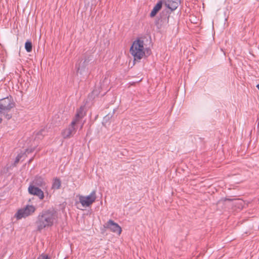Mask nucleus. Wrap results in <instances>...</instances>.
I'll use <instances>...</instances> for the list:
<instances>
[{
  "label": "nucleus",
  "mask_w": 259,
  "mask_h": 259,
  "mask_svg": "<svg viewBox=\"0 0 259 259\" xmlns=\"http://www.w3.org/2000/svg\"><path fill=\"white\" fill-rule=\"evenodd\" d=\"M57 221L58 214L54 209L43 210L36 218V231L41 232L44 229L52 227Z\"/></svg>",
  "instance_id": "obj_1"
},
{
  "label": "nucleus",
  "mask_w": 259,
  "mask_h": 259,
  "mask_svg": "<svg viewBox=\"0 0 259 259\" xmlns=\"http://www.w3.org/2000/svg\"><path fill=\"white\" fill-rule=\"evenodd\" d=\"M15 107V103L12 96H8L0 99V115H3L9 120L12 118V109Z\"/></svg>",
  "instance_id": "obj_2"
},
{
  "label": "nucleus",
  "mask_w": 259,
  "mask_h": 259,
  "mask_svg": "<svg viewBox=\"0 0 259 259\" xmlns=\"http://www.w3.org/2000/svg\"><path fill=\"white\" fill-rule=\"evenodd\" d=\"M144 41L140 38L135 40L130 48V53L135 60H141L145 55Z\"/></svg>",
  "instance_id": "obj_3"
},
{
  "label": "nucleus",
  "mask_w": 259,
  "mask_h": 259,
  "mask_svg": "<svg viewBox=\"0 0 259 259\" xmlns=\"http://www.w3.org/2000/svg\"><path fill=\"white\" fill-rule=\"evenodd\" d=\"M79 201L82 206L85 207L90 206L96 199V191H93L90 195L88 196L79 195Z\"/></svg>",
  "instance_id": "obj_4"
},
{
  "label": "nucleus",
  "mask_w": 259,
  "mask_h": 259,
  "mask_svg": "<svg viewBox=\"0 0 259 259\" xmlns=\"http://www.w3.org/2000/svg\"><path fill=\"white\" fill-rule=\"evenodd\" d=\"M36 208L34 206L27 205L24 208L18 210L15 216L17 220H20L30 215L34 212Z\"/></svg>",
  "instance_id": "obj_5"
},
{
  "label": "nucleus",
  "mask_w": 259,
  "mask_h": 259,
  "mask_svg": "<svg viewBox=\"0 0 259 259\" xmlns=\"http://www.w3.org/2000/svg\"><path fill=\"white\" fill-rule=\"evenodd\" d=\"M76 124L74 121H72L69 126L62 131L61 135L64 139H69L75 134L77 129Z\"/></svg>",
  "instance_id": "obj_6"
},
{
  "label": "nucleus",
  "mask_w": 259,
  "mask_h": 259,
  "mask_svg": "<svg viewBox=\"0 0 259 259\" xmlns=\"http://www.w3.org/2000/svg\"><path fill=\"white\" fill-rule=\"evenodd\" d=\"M105 227L109 229L114 233H118L119 235L121 234L122 229L118 224L115 223L112 220H109L105 225Z\"/></svg>",
  "instance_id": "obj_7"
},
{
  "label": "nucleus",
  "mask_w": 259,
  "mask_h": 259,
  "mask_svg": "<svg viewBox=\"0 0 259 259\" xmlns=\"http://www.w3.org/2000/svg\"><path fill=\"white\" fill-rule=\"evenodd\" d=\"M28 191L29 194L37 196L41 200L44 198V192L39 187L30 185Z\"/></svg>",
  "instance_id": "obj_8"
},
{
  "label": "nucleus",
  "mask_w": 259,
  "mask_h": 259,
  "mask_svg": "<svg viewBox=\"0 0 259 259\" xmlns=\"http://www.w3.org/2000/svg\"><path fill=\"white\" fill-rule=\"evenodd\" d=\"M84 109V106H81L79 109H77L75 117L72 121H74L75 123L77 124L78 123L86 114Z\"/></svg>",
  "instance_id": "obj_9"
},
{
  "label": "nucleus",
  "mask_w": 259,
  "mask_h": 259,
  "mask_svg": "<svg viewBox=\"0 0 259 259\" xmlns=\"http://www.w3.org/2000/svg\"><path fill=\"white\" fill-rule=\"evenodd\" d=\"M90 60L89 58H85L83 61H78L76 64L75 67L77 69V72L81 74L84 71L88 65Z\"/></svg>",
  "instance_id": "obj_10"
},
{
  "label": "nucleus",
  "mask_w": 259,
  "mask_h": 259,
  "mask_svg": "<svg viewBox=\"0 0 259 259\" xmlns=\"http://www.w3.org/2000/svg\"><path fill=\"white\" fill-rule=\"evenodd\" d=\"M30 185L43 188L46 186V183L44 178L41 176H36Z\"/></svg>",
  "instance_id": "obj_11"
},
{
  "label": "nucleus",
  "mask_w": 259,
  "mask_h": 259,
  "mask_svg": "<svg viewBox=\"0 0 259 259\" xmlns=\"http://www.w3.org/2000/svg\"><path fill=\"white\" fill-rule=\"evenodd\" d=\"M180 0H168L165 3V5L168 9L171 11L175 10L179 6Z\"/></svg>",
  "instance_id": "obj_12"
},
{
  "label": "nucleus",
  "mask_w": 259,
  "mask_h": 259,
  "mask_svg": "<svg viewBox=\"0 0 259 259\" xmlns=\"http://www.w3.org/2000/svg\"><path fill=\"white\" fill-rule=\"evenodd\" d=\"M162 6V2L161 1H159L156 5L152 9L150 16L151 17H154L156 16L157 13L160 11Z\"/></svg>",
  "instance_id": "obj_13"
},
{
  "label": "nucleus",
  "mask_w": 259,
  "mask_h": 259,
  "mask_svg": "<svg viewBox=\"0 0 259 259\" xmlns=\"http://www.w3.org/2000/svg\"><path fill=\"white\" fill-rule=\"evenodd\" d=\"M61 185V181L58 178H55L53 180L52 189L57 190L60 188Z\"/></svg>",
  "instance_id": "obj_14"
},
{
  "label": "nucleus",
  "mask_w": 259,
  "mask_h": 259,
  "mask_svg": "<svg viewBox=\"0 0 259 259\" xmlns=\"http://www.w3.org/2000/svg\"><path fill=\"white\" fill-rule=\"evenodd\" d=\"M32 42L30 41L27 40L25 44V49L26 51L29 53L32 51Z\"/></svg>",
  "instance_id": "obj_15"
},
{
  "label": "nucleus",
  "mask_w": 259,
  "mask_h": 259,
  "mask_svg": "<svg viewBox=\"0 0 259 259\" xmlns=\"http://www.w3.org/2000/svg\"><path fill=\"white\" fill-rule=\"evenodd\" d=\"M22 157V154H18L17 156V157H16V159H15V160L14 162V164H16L18 163L21 160Z\"/></svg>",
  "instance_id": "obj_16"
},
{
  "label": "nucleus",
  "mask_w": 259,
  "mask_h": 259,
  "mask_svg": "<svg viewBox=\"0 0 259 259\" xmlns=\"http://www.w3.org/2000/svg\"><path fill=\"white\" fill-rule=\"evenodd\" d=\"M37 259H51L48 255L42 254H41Z\"/></svg>",
  "instance_id": "obj_17"
},
{
  "label": "nucleus",
  "mask_w": 259,
  "mask_h": 259,
  "mask_svg": "<svg viewBox=\"0 0 259 259\" xmlns=\"http://www.w3.org/2000/svg\"><path fill=\"white\" fill-rule=\"evenodd\" d=\"M111 117V115H110V114L106 115L105 117H104V120H108Z\"/></svg>",
  "instance_id": "obj_18"
},
{
  "label": "nucleus",
  "mask_w": 259,
  "mask_h": 259,
  "mask_svg": "<svg viewBox=\"0 0 259 259\" xmlns=\"http://www.w3.org/2000/svg\"><path fill=\"white\" fill-rule=\"evenodd\" d=\"M32 152V150L31 149L30 150H29V149H26V151H25V153H31Z\"/></svg>",
  "instance_id": "obj_19"
},
{
  "label": "nucleus",
  "mask_w": 259,
  "mask_h": 259,
  "mask_svg": "<svg viewBox=\"0 0 259 259\" xmlns=\"http://www.w3.org/2000/svg\"><path fill=\"white\" fill-rule=\"evenodd\" d=\"M44 132V130H41L40 131H39V132L37 134V135H38L39 133L40 134H42V132Z\"/></svg>",
  "instance_id": "obj_20"
},
{
  "label": "nucleus",
  "mask_w": 259,
  "mask_h": 259,
  "mask_svg": "<svg viewBox=\"0 0 259 259\" xmlns=\"http://www.w3.org/2000/svg\"><path fill=\"white\" fill-rule=\"evenodd\" d=\"M256 87L258 89V90H259V84H257L256 85Z\"/></svg>",
  "instance_id": "obj_21"
},
{
  "label": "nucleus",
  "mask_w": 259,
  "mask_h": 259,
  "mask_svg": "<svg viewBox=\"0 0 259 259\" xmlns=\"http://www.w3.org/2000/svg\"><path fill=\"white\" fill-rule=\"evenodd\" d=\"M32 160V158L30 159L29 160V163H30L31 162V161Z\"/></svg>",
  "instance_id": "obj_22"
},
{
  "label": "nucleus",
  "mask_w": 259,
  "mask_h": 259,
  "mask_svg": "<svg viewBox=\"0 0 259 259\" xmlns=\"http://www.w3.org/2000/svg\"><path fill=\"white\" fill-rule=\"evenodd\" d=\"M2 121V119L1 118H0V123H1Z\"/></svg>",
  "instance_id": "obj_23"
}]
</instances>
